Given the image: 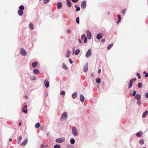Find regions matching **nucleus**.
Segmentation results:
<instances>
[{
	"instance_id": "f257e3e1",
	"label": "nucleus",
	"mask_w": 148,
	"mask_h": 148,
	"mask_svg": "<svg viewBox=\"0 0 148 148\" xmlns=\"http://www.w3.org/2000/svg\"><path fill=\"white\" fill-rule=\"evenodd\" d=\"M72 133L73 135L75 136H77L78 135V132L77 129L73 126L72 130Z\"/></svg>"
},
{
	"instance_id": "f03ea898",
	"label": "nucleus",
	"mask_w": 148,
	"mask_h": 148,
	"mask_svg": "<svg viewBox=\"0 0 148 148\" xmlns=\"http://www.w3.org/2000/svg\"><path fill=\"white\" fill-rule=\"evenodd\" d=\"M81 38L82 40L84 41V43H86L87 42V38L85 34H82L81 36Z\"/></svg>"
},
{
	"instance_id": "7ed1b4c3",
	"label": "nucleus",
	"mask_w": 148,
	"mask_h": 148,
	"mask_svg": "<svg viewBox=\"0 0 148 148\" xmlns=\"http://www.w3.org/2000/svg\"><path fill=\"white\" fill-rule=\"evenodd\" d=\"M20 52L21 54L23 56H25L26 55V51L23 48H22L21 49Z\"/></svg>"
},
{
	"instance_id": "20e7f679",
	"label": "nucleus",
	"mask_w": 148,
	"mask_h": 148,
	"mask_svg": "<svg viewBox=\"0 0 148 148\" xmlns=\"http://www.w3.org/2000/svg\"><path fill=\"white\" fill-rule=\"evenodd\" d=\"M86 1L84 0L83 1L81 4V6L82 8L84 9L86 8Z\"/></svg>"
},
{
	"instance_id": "39448f33",
	"label": "nucleus",
	"mask_w": 148,
	"mask_h": 148,
	"mask_svg": "<svg viewBox=\"0 0 148 148\" xmlns=\"http://www.w3.org/2000/svg\"><path fill=\"white\" fill-rule=\"evenodd\" d=\"M92 54V51L91 49H89L87 51L86 54V58H88Z\"/></svg>"
},
{
	"instance_id": "423d86ee",
	"label": "nucleus",
	"mask_w": 148,
	"mask_h": 148,
	"mask_svg": "<svg viewBox=\"0 0 148 148\" xmlns=\"http://www.w3.org/2000/svg\"><path fill=\"white\" fill-rule=\"evenodd\" d=\"M86 33L88 39L89 40L91 39L92 38V35L90 32L89 30H87L86 31Z\"/></svg>"
},
{
	"instance_id": "0eeeda50",
	"label": "nucleus",
	"mask_w": 148,
	"mask_h": 148,
	"mask_svg": "<svg viewBox=\"0 0 148 148\" xmlns=\"http://www.w3.org/2000/svg\"><path fill=\"white\" fill-rule=\"evenodd\" d=\"M103 34L102 33H99L96 36V38L97 39L99 40L103 36Z\"/></svg>"
},
{
	"instance_id": "6e6552de",
	"label": "nucleus",
	"mask_w": 148,
	"mask_h": 148,
	"mask_svg": "<svg viewBox=\"0 0 148 148\" xmlns=\"http://www.w3.org/2000/svg\"><path fill=\"white\" fill-rule=\"evenodd\" d=\"M28 139L26 138L22 143L20 144V145L21 146H25L27 143Z\"/></svg>"
},
{
	"instance_id": "1a4fd4ad",
	"label": "nucleus",
	"mask_w": 148,
	"mask_h": 148,
	"mask_svg": "<svg viewBox=\"0 0 148 148\" xmlns=\"http://www.w3.org/2000/svg\"><path fill=\"white\" fill-rule=\"evenodd\" d=\"M45 87L48 88L49 86V82L47 79H46L44 82Z\"/></svg>"
},
{
	"instance_id": "9d476101",
	"label": "nucleus",
	"mask_w": 148,
	"mask_h": 148,
	"mask_svg": "<svg viewBox=\"0 0 148 148\" xmlns=\"http://www.w3.org/2000/svg\"><path fill=\"white\" fill-rule=\"evenodd\" d=\"M64 139L61 138H58L56 140V142L57 143H62L64 141Z\"/></svg>"
},
{
	"instance_id": "9b49d317",
	"label": "nucleus",
	"mask_w": 148,
	"mask_h": 148,
	"mask_svg": "<svg viewBox=\"0 0 148 148\" xmlns=\"http://www.w3.org/2000/svg\"><path fill=\"white\" fill-rule=\"evenodd\" d=\"M67 5L69 8L71 7L72 3L70 0H66Z\"/></svg>"
},
{
	"instance_id": "f8f14e48",
	"label": "nucleus",
	"mask_w": 148,
	"mask_h": 148,
	"mask_svg": "<svg viewBox=\"0 0 148 148\" xmlns=\"http://www.w3.org/2000/svg\"><path fill=\"white\" fill-rule=\"evenodd\" d=\"M88 69V63H87L86 64V66L84 67L83 71L84 72L86 73Z\"/></svg>"
},
{
	"instance_id": "ddd939ff",
	"label": "nucleus",
	"mask_w": 148,
	"mask_h": 148,
	"mask_svg": "<svg viewBox=\"0 0 148 148\" xmlns=\"http://www.w3.org/2000/svg\"><path fill=\"white\" fill-rule=\"evenodd\" d=\"M134 98L135 99L137 100H139L141 99V95L138 94H137L135 96Z\"/></svg>"
},
{
	"instance_id": "4468645a",
	"label": "nucleus",
	"mask_w": 148,
	"mask_h": 148,
	"mask_svg": "<svg viewBox=\"0 0 148 148\" xmlns=\"http://www.w3.org/2000/svg\"><path fill=\"white\" fill-rule=\"evenodd\" d=\"M33 73L36 75H38L40 73V71L36 69H34L33 71Z\"/></svg>"
},
{
	"instance_id": "2eb2a0df",
	"label": "nucleus",
	"mask_w": 148,
	"mask_h": 148,
	"mask_svg": "<svg viewBox=\"0 0 148 148\" xmlns=\"http://www.w3.org/2000/svg\"><path fill=\"white\" fill-rule=\"evenodd\" d=\"M80 99L82 102L83 103L84 102L85 98L84 96L82 94H80Z\"/></svg>"
},
{
	"instance_id": "dca6fc26",
	"label": "nucleus",
	"mask_w": 148,
	"mask_h": 148,
	"mask_svg": "<svg viewBox=\"0 0 148 148\" xmlns=\"http://www.w3.org/2000/svg\"><path fill=\"white\" fill-rule=\"evenodd\" d=\"M133 81L132 79H131L128 83V88H130L132 87L133 85Z\"/></svg>"
},
{
	"instance_id": "f3484780",
	"label": "nucleus",
	"mask_w": 148,
	"mask_h": 148,
	"mask_svg": "<svg viewBox=\"0 0 148 148\" xmlns=\"http://www.w3.org/2000/svg\"><path fill=\"white\" fill-rule=\"evenodd\" d=\"M62 3L61 2H59L57 4V7L58 9H60L62 8Z\"/></svg>"
},
{
	"instance_id": "a211bd4d",
	"label": "nucleus",
	"mask_w": 148,
	"mask_h": 148,
	"mask_svg": "<svg viewBox=\"0 0 148 148\" xmlns=\"http://www.w3.org/2000/svg\"><path fill=\"white\" fill-rule=\"evenodd\" d=\"M48 147V145L47 143H43L40 145L41 148H46Z\"/></svg>"
},
{
	"instance_id": "6ab92c4d",
	"label": "nucleus",
	"mask_w": 148,
	"mask_h": 148,
	"mask_svg": "<svg viewBox=\"0 0 148 148\" xmlns=\"http://www.w3.org/2000/svg\"><path fill=\"white\" fill-rule=\"evenodd\" d=\"M77 96V92H75L73 93L72 95V97L73 99L76 98Z\"/></svg>"
},
{
	"instance_id": "aec40b11",
	"label": "nucleus",
	"mask_w": 148,
	"mask_h": 148,
	"mask_svg": "<svg viewBox=\"0 0 148 148\" xmlns=\"http://www.w3.org/2000/svg\"><path fill=\"white\" fill-rule=\"evenodd\" d=\"M18 14L19 16H22L23 14V12L22 10H18Z\"/></svg>"
},
{
	"instance_id": "412c9836",
	"label": "nucleus",
	"mask_w": 148,
	"mask_h": 148,
	"mask_svg": "<svg viewBox=\"0 0 148 148\" xmlns=\"http://www.w3.org/2000/svg\"><path fill=\"white\" fill-rule=\"evenodd\" d=\"M38 63L36 62H34L32 63V66L33 68H35L38 65Z\"/></svg>"
},
{
	"instance_id": "4be33fe9",
	"label": "nucleus",
	"mask_w": 148,
	"mask_h": 148,
	"mask_svg": "<svg viewBox=\"0 0 148 148\" xmlns=\"http://www.w3.org/2000/svg\"><path fill=\"white\" fill-rule=\"evenodd\" d=\"M71 53V51H70L69 50L67 51V53L65 54V56L68 58H69V57L70 56V54Z\"/></svg>"
},
{
	"instance_id": "5701e85b",
	"label": "nucleus",
	"mask_w": 148,
	"mask_h": 148,
	"mask_svg": "<svg viewBox=\"0 0 148 148\" xmlns=\"http://www.w3.org/2000/svg\"><path fill=\"white\" fill-rule=\"evenodd\" d=\"M75 7L76 8L75 11L76 12H77L80 10V8L79 6H78L77 5H75Z\"/></svg>"
},
{
	"instance_id": "b1692460",
	"label": "nucleus",
	"mask_w": 148,
	"mask_h": 148,
	"mask_svg": "<svg viewBox=\"0 0 148 148\" xmlns=\"http://www.w3.org/2000/svg\"><path fill=\"white\" fill-rule=\"evenodd\" d=\"M126 10L125 8L122 9L121 11V13L123 15H124L126 12Z\"/></svg>"
},
{
	"instance_id": "393cba45",
	"label": "nucleus",
	"mask_w": 148,
	"mask_h": 148,
	"mask_svg": "<svg viewBox=\"0 0 148 148\" xmlns=\"http://www.w3.org/2000/svg\"><path fill=\"white\" fill-rule=\"evenodd\" d=\"M96 82L97 84H99L101 83V80L100 78L97 77L96 79Z\"/></svg>"
},
{
	"instance_id": "a878e982",
	"label": "nucleus",
	"mask_w": 148,
	"mask_h": 148,
	"mask_svg": "<svg viewBox=\"0 0 148 148\" xmlns=\"http://www.w3.org/2000/svg\"><path fill=\"white\" fill-rule=\"evenodd\" d=\"M148 112H144L143 113L142 115V117L143 118H145L148 115Z\"/></svg>"
},
{
	"instance_id": "bb28decb",
	"label": "nucleus",
	"mask_w": 148,
	"mask_h": 148,
	"mask_svg": "<svg viewBox=\"0 0 148 148\" xmlns=\"http://www.w3.org/2000/svg\"><path fill=\"white\" fill-rule=\"evenodd\" d=\"M142 134L143 133L142 132H140L137 133L136 134V135L138 137H140L141 136Z\"/></svg>"
},
{
	"instance_id": "cd10ccee",
	"label": "nucleus",
	"mask_w": 148,
	"mask_h": 148,
	"mask_svg": "<svg viewBox=\"0 0 148 148\" xmlns=\"http://www.w3.org/2000/svg\"><path fill=\"white\" fill-rule=\"evenodd\" d=\"M29 27L31 30H33L34 29V26L32 23H29Z\"/></svg>"
},
{
	"instance_id": "c85d7f7f",
	"label": "nucleus",
	"mask_w": 148,
	"mask_h": 148,
	"mask_svg": "<svg viewBox=\"0 0 148 148\" xmlns=\"http://www.w3.org/2000/svg\"><path fill=\"white\" fill-rule=\"evenodd\" d=\"M65 118V112H64L61 116V120H64V119Z\"/></svg>"
},
{
	"instance_id": "c756f323",
	"label": "nucleus",
	"mask_w": 148,
	"mask_h": 148,
	"mask_svg": "<svg viewBox=\"0 0 148 148\" xmlns=\"http://www.w3.org/2000/svg\"><path fill=\"white\" fill-rule=\"evenodd\" d=\"M22 137L21 136H19L18 138V140L17 141V143L18 144H19L21 142V140H22Z\"/></svg>"
},
{
	"instance_id": "7c9ffc66",
	"label": "nucleus",
	"mask_w": 148,
	"mask_h": 148,
	"mask_svg": "<svg viewBox=\"0 0 148 148\" xmlns=\"http://www.w3.org/2000/svg\"><path fill=\"white\" fill-rule=\"evenodd\" d=\"M40 124L39 123H37L36 124L35 127L36 128H38L40 127Z\"/></svg>"
},
{
	"instance_id": "2f4dec72",
	"label": "nucleus",
	"mask_w": 148,
	"mask_h": 148,
	"mask_svg": "<svg viewBox=\"0 0 148 148\" xmlns=\"http://www.w3.org/2000/svg\"><path fill=\"white\" fill-rule=\"evenodd\" d=\"M80 52V50L79 49H77L75 52V54L76 55H77Z\"/></svg>"
},
{
	"instance_id": "473e14b6",
	"label": "nucleus",
	"mask_w": 148,
	"mask_h": 148,
	"mask_svg": "<svg viewBox=\"0 0 148 148\" xmlns=\"http://www.w3.org/2000/svg\"><path fill=\"white\" fill-rule=\"evenodd\" d=\"M113 45V43H112L108 46L107 49L108 50H110L112 47Z\"/></svg>"
},
{
	"instance_id": "72a5a7b5",
	"label": "nucleus",
	"mask_w": 148,
	"mask_h": 148,
	"mask_svg": "<svg viewBox=\"0 0 148 148\" xmlns=\"http://www.w3.org/2000/svg\"><path fill=\"white\" fill-rule=\"evenodd\" d=\"M22 111H27V106L25 105L22 108Z\"/></svg>"
},
{
	"instance_id": "f704fd0d",
	"label": "nucleus",
	"mask_w": 148,
	"mask_h": 148,
	"mask_svg": "<svg viewBox=\"0 0 148 148\" xmlns=\"http://www.w3.org/2000/svg\"><path fill=\"white\" fill-rule=\"evenodd\" d=\"M76 21L77 24H79V17L76 18Z\"/></svg>"
},
{
	"instance_id": "c9c22d12",
	"label": "nucleus",
	"mask_w": 148,
	"mask_h": 148,
	"mask_svg": "<svg viewBox=\"0 0 148 148\" xmlns=\"http://www.w3.org/2000/svg\"><path fill=\"white\" fill-rule=\"evenodd\" d=\"M142 86V84L141 83H139L138 84V87L139 88H141Z\"/></svg>"
},
{
	"instance_id": "e433bc0d",
	"label": "nucleus",
	"mask_w": 148,
	"mask_h": 148,
	"mask_svg": "<svg viewBox=\"0 0 148 148\" xmlns=\"http://www.w3.org/2000/svg\"><path fill=\"white\" fill-rule=\"evenodd\" d=\"M19 10H21L23 11V10L24 9V7L23 5H21L19 7Z\"/></svg>"
},
{
	"instance_id": "4c0bfd02",
	"label": "nucleus",
	"mask_w": 148,
	"mask_h": 148,
	"mask_svg": "<svg viewBox=\"0 0 148 148\" xmlns=\"http://www.w3.org/2000/svg\"><path fill=\"white\" fill-rule=\"evenodd\" d=\"M139 143L140 144L143 145L144 144V142L143 140L141 139L139 140Z\"/></svg>"
},
{
	"instance_id": "58836bf2",
	"label": "nucleus",
	"mask_w": 148,
	"mask_h": 148,
	"mask_svg": "<svg viewBox=\"0 0 148 148\" xmlns=\"http://www.w3.org/2000/svg\"><path fill=\"white\" fill-rule=\"evenodd\" d=\"M136 75L139 79H140L141 78V75L139 73H136Z\"/></svg>"
},
{
	"instance_id": "ea45409f",
	"label": "nucleus",
	"mask_w": 148,
	"mask_h": 148,
	"mask_svg": "<svg viewBox=\"0 0 148 148\" xmlns=\"http://www.w3.org/2000/svg\"><path fill=\"white\" fill-rule=\"evenodd\" d=\"M137 104L138 105H140L141 104V101L140 99H139H139L137 100Z\"/></svg>"
},
{
	"instance_id": "a19ab883",
	"label": "nucleus",
	"mask_w": 148,
	"mask_h": 148,
	"mask_svg": "<svg viewBox=\"0 0 148 148\" xmlns=\"http://www.w3.org/2000/svg\"><path fill=\"white\" fill-rule=\"evenodd\" d=\"M75 140L74 139H71L70 140V143L71 144H74L75 143Z\"/></svg>"
},
{
	"instance_id": "79ce46f5",
	"label": "nucleus",
	"mask_w": 148,
	"mask_h": 148,
	"mask_svg": "<svg viewBox=\"0 0 148 148\" xmlns=\"http://www.w3.org/2000/svg\"><path fill=\"white\" fill-rule=\"evenodd\" d=\"M30 79L32 80H35L36 79V77L35 76H34L33 77H31Z\"/></svg>"
},
{
	"instance_id": "37998d69",
	"label": "nucleus",
	"mask_w": 148,
	"mask_h": 148,
	"mask_svg": "<svg viewBox=\"0 0 148 148\" xmlns=\"http://www.w3.org/2000/svg\"><path fill=\"white\" fill-rule=\"evenodd\" d=\"M136 90H134L133 91V93H132V95L133 96V97H134L136 95Z\"/></svg>"
},
{
	"instance_id": "c03bdc74",
	"label": "nucleus",
	"mask_w": 148,
	"mask_h": 148,
	"mask_svg": "<svg viewBox=\"0 0 148 148\" xmlns=\"http://www.w3.org/2000/svg\"><path fill=\"white\" fill-rule=\"evenodd\" d=\"M50 0H43V2L45 4L47 3Z\"/></svg>"
},
{
	"instance_id": "a18cd8bd",
	"label": "nucleus",
	"mask_w": 148,
	"mask_h": 148,
	"mask_svg": "<svg viewBox=\"0 0 148 148\" xmlns=\"http://www.w3.org/2000/svg\"><path fill=\"white\" fill-rule=\"evenodd\" d=\"M54 148H60V146L59 145H56L54 146Z\"/></svg>"
},
{
	"instance_id": "49530a36",
	"label": "nucleus",
	"mask_w": 148,
	"mask_h": 148,
	"mask_svg": "<svg viewBox=\"0 0 148 148\" xmlns=\"http://www.w3.org/2000/svg\"><path fill=\"white\" fill-rule=\"evenodd\" d=\"M60 94L61 95H65V91H62L60 92Z\"/></svg>"
},
{
	"instance_id": "de8ad7c7",
	"label": "nucleus",
	"mask_w": 148,
	"mask_h": 148,
	"mask_svg": "<svg viewBox=\"0 0 148 148\" xmlns=\"http://www.w3.org/2000/svg\"><path fill=\"white\" fill-rule=\"evenodd\" d=\"M117 17L118 18V19L121 20V15L120 14H118L117 15Z\"/></svg>"
},
{
	"instance_id": "09e8293b",
	"label": "nucleus",
	"mask_w": 148,
	"mask_h": 148,
	"mask_svg": "<svg viewBox=\"0 0 148 148\" xmlns=\"http://www.w3.org/2000/svg\"><path fill=\"white\" fill-rule=\"evenodd\" d=\"M71 1L73 3H77L79 1V0H71Z\"/></svg>"
},
{
	"instance_id": "8fccbe9b",
	"label": "nucleus",
	"mask_w": 148,
	"mask_h": 148,
	"mask_svg": "<svg viewBox=\"0 0 148 148\" xmlns=\"http://www.w3.org/2000/svg\"><path fill=\"white\" fill-rule=\"evenodd\" d=\"M69 63L70 64H72L73 63V61L72 60H71V59L70 58H69Z\"/></svg>"
},
{
	"instance_id": "3c124183",
	"label": "nucleus",
	"mask_w": 148,
	"mask_h": 148,
	"mask_svg": "<svg viewBox=\"0 0 148 148\" xmlns=\"http://www.w3.org/2000/svg\"><path fill=\"white\" fill-rule=\"evenodd\" d=\"M71 32V30H70V29H67L66 31L67 33H68V34L70 33Z\"/></svg>"
},
{
	"instance_id": "603ef678",
	"label": "nucleus",
	"mask_w": 148,
	"mask_h": 148,
	"mask_svg": "<svg viewBox=\"0 0 148 148\" xmlns=\"http://www.w3.org/2000/svg\"><path fill=\"white\" fill-rule=\"evenodd\" d=\"M121 20L118 19V20L117 21H116V23L117 24H119V23L121 22Z\"/></svg>"
},
{
	"instance_id": "864d4df0",
	"label": "nucleus",
	"mask_w": 148,
	"mask_h": 148,
	"mask_svg": "<svg viewBox=\"0 0 148 148\" xmlns=\"http://www.w3.org/2000/svg\"><path fill=\"white\" fill-rule=\"evenodd\" d=\"M94 73H92L91 74V77L92 78L94 77Z\"/></svg>"
},
{
	"instance_id": "5fc2aeb1",
	"label": "nucleus",
	"mask_w": 148,
	"mask_h": 148,
	"mask_svg": "<svg viewBox=\"0 0 148 148\" xmlns=\"http://www.w3.org/2000/svg\"><path fill=\"white\" fill-rule=\"evenodd\" d=\"M145 97L147 98H148V92L146 93L145 95Z\"/></svg>"
},
{
	"instance_id": "6e6d98bb",
	"label": "nucleus",
	"mask_w": 148,
	"mask_h": 148,
	"mask_svg": "<svg viewBox=\"0 0 148 148\" xmlns=\"http://www.w3.org/2000/svg\"><path fill=\"white\" fill-rule=\"evenodd\" d=\"M145 76L146 77H148V72L145 75Z\"/></svg>"
},
{
	"instance_id": "4d7b16f0",
	"label": "nucleus",
	"mask_w": 148,
	"mask_h": 148,
	"mask_svg": "<svg viewBox=\"0 0 148 148\" xmlns=\"http://www.w3.org/2000/svg\"><path fill=\"white\" fill-rule=\"evenodd\" d=\"M62 67L64 69H65V64L64 63H63Z\"/></svg>"
},
{
	"instance_id": "13d9d810",
	"label": "nucleus",
	"mask_w": 148,
	"mask_h": 148,
	"mask_svg": "<svg viewBox=\"0 0 148 148\" xmlns=\"http://www.w3.org/2000/svg\"><path fill=\"white\" fill-rule=\"evenodd\" d=\"M78 41H79V43H80V44H81L82 43V41H81V40L80 39H78Z\"/></svg>"
},
{
	"instance_id": "bf43d9fd",
	"label": "nucleus",
	"mask_w": 148,
	"mask_h": 148,
	"mask_svg": "<svg viewBox=\"0 0 148 148\" xmlns=\"http://www.w3.org/2000/svg\"><path fill=\"white\" fill-rule=\"evenodd\" d=\"M105 41V39H102L101 40V42H104Z\"/></svg>"
},
{
	"instance_id": "052dcab7",
	"label": "nucleus",
	"mask_w": 148,
	"mask_h": 148,
	"mask_svg": "<svg viewBox=\"0 0 148 148\" xmlns=\"http://www.w3.org/2000/svg\"><path fill=\"white\" fill-rule=\"evenodd\" d=\"M131 79L132 80L133 82V81H134H134H136V78H133L132 79Z\"/></svg>"
},
{
	"instance_id": "680f3d73",
	"label": "nucleus",
	"mask_w": 148,
	"mask_h": 148,
	"mask_svg": "<svg viewBox=\"0 0 148 148\" xmlns=\"http://www.w3.org/2000/svg\"><path fill=\"white\" fill-rule=\"evenodd\" d=\"M101 69H99L98 71V73L99 74L101 73Z\"/></svg>"
},
{
	"instance_id": "e2e57ef3",
	"label": "nucleus",
	"mask_w": 148,
	"mask_h": 148,
	"mask_svg": "<svg viewBox=\"0 0 148 148\" xmlns=\"http://www.w3.org/2000/svg\"><path fill=\"white\" fill-rule=\"evenodd\" d=\"M68 69V67L67 66L65 65V70H67Z\"/></svg>"
},
{
	"instance_id": "0e129e2a",
	"label": "nucleus",
	"mask_w": 148,
	"mask_h": 148,
	"mask_svg": "<svg viewBox=\"0 0 148 148\" xmlns=\"http://www.w3.org/2000/svg\"><path fill=\"white\" fill-rule=\"evenodd\" d=\"M45 95L46 97H47L48 96V94L47 93H46L45 94Z\"/></svg>"
},
{
	"instance_id": "69168bd1",
	"label": "nucleus",
	"mask_w": 148,
	"mask_h": 148,
	"mask_svg": "<svg viewBox=\"0 0 148 148\" xmlns=\"http://www.w3.org/2000/svg\"><path fill=\"white\" fill-rule=\"evenodd\" d=\"M21 122H19V126H21Z\"/></svg>"
},
{
	"instance_id": "338daca9",
	"label": "nucleus",
	"mask_w": 148,
	"mask_h": 148,
	"mask_svg": "<svg viewBox=\"0 0 148 148\" xmlns=\"http://www.w3.org/2000/svg\"><path fill=\"white\" fill-rule=\"evenodd\" d=\"M65 119H66L67 118V115H66V112H65Z\"/></svg>"
},
{
	"instance_id": "774afa93",
	"label": "nucleus",
	"mask_w": 148,
	"mask_h": 148,
	"mask_svg": "<svg viewBox=\"0 0 148 148\" xmlns=\"http://www.w3.org/2000/svg\"><path fill=\"white\" fill-rule=\"evenodd\" d=\"M144 74H146L147 73L146 71H145L143 72Z\"/></svg>"
}]
</instances>
